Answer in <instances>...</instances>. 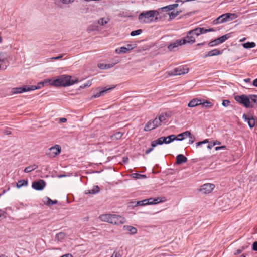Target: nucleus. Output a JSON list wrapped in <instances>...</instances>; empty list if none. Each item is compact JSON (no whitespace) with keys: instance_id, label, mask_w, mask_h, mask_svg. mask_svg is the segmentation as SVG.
Here are the masks:
<instances>
[{"instance_id":"nucleus-1","label":"nucleus","mask_w":257,"mask_h":257,"mask_svg":"<svg viewBox=\"0 0 257 257\" xmlns=\"http://www.w3.org/2000/svg\"><path fill=\"white\" fill-rule=\"evenodd\" d=\"M187 138L188 139L187 143L189 144L193 143L195 140L194 136L192 135L189 131H186L179 134L177 136L171 135L166 137H161L152 141L151 145H162L163 143L169 144L174 140L182 141Z\"/></svg>"},{"instance_id":"nucleus-2","label":"nucleus","mask_w":257,"mask_h":257,"mask_svg":"<svg viewBox=\"0 0 257 257\" xmlns=\"http://www.w3.org/2000/svg\"><path fill=\"white\" fill-rule=\"evenodd\" d=\"M45 82L48 83L50 85L58 87L70 86L77 81L71 80V77L69 75H62L55 79H45Z\"/></svg>"},{"instance_id":"nucleus-3","label":"nucleus","mask_w":257,"mask_h":257,"mask_svg":"<svg viewBox=\"0 0 257 257\" xmlns=\"http://www.w3.org/2000/svg\"><path fill=\"white\" fill-rule=\"evenodd\" d=\"M159 15V12L156 10H150L141 13L139 15V20L141 23H149L154 21L155 16Z\"/></svg>"},{"instance_id":"nucleus-4","label":"nucleus","mask_w":257,"mask_h":257,"mask_svg":"<svg viewBox=\"0 0 257 257\" xmlns=\"http://www.w3.org/2000/svg\"><path fill=\"white\" fill-rule=\"evenodd\" d=\"M189 72V68L186 65H181L168 71L167 73L170 76L181 75L187 74Z\"/></svg>"},{"instance_id":"nucleus-5","label":"nucleus","mask_w":257,"mask_h":257,"mask_svg":"<svg viewBox=\"0 0 257 257\" xmlns=\"http://www.w3.org/2000/svg\"><path fill=\"white\" fill-rule=\"evenodd\" d=\"M237 15L234 13H225L221 15L216 19V23H223L224 22L233 20L237 18Z\"/></svg>"},{"instance_id":"nucleus-6","label":"nucleus","mask_w":257,"mask_h":257,"mask_svg":"<svg viewBox=\"0 0 257 257\" xmlns=\"http://www.w3.org/2000/svg\"><path fill=\"white\" fill-rule=\"evenodd\" d=\"M235 100L239 103L243 104L246 108L252 107V106L250 105L249 98L245 95L236 96Z\"/></svg>"},{"instance_id":"nucleus-7","label":"nucleus","mask_w":257,"mask_h":257,"mask_svg":"<svg viewBox=\"0 0 257 257\" xmlns=\"http://www.w3.org/2000/svg\"><path fill=\"white\" fill-rule=\"evenodd\" d=\"M61 150L60 146H53L48 149L46 152V155L50 157H55L60 154Z\"/></svg>"},{"instance_id":"nucleus-8","label":"nucleus","mask_w":257,"mask_h":257,"mask_svg":"<svg viewBox=\"0 0 257 257\" xmlns=\"http://www.w3.org/2000/svg\"><path fill=\"white\" fill-rule=\"evenodd\" d=\"M111 224L115 225H120L124 224L126 222V219L122 216L116 214H112Z\"/></svg>"},{"instance_id":"nucleus-9","label":"nucleus","mask_w":257,"mask_h":257,"mask_svg":"<svg viewBox=\"0 0 257 257\" xmlns=\"http://www.w3.org/2000/svg\"><path fill=\"white\" fill-rule=\"evenodd\" d=\"M215 185L211 183H206L202 185L199 191L203 194L210 193L214 188Z\"/></svg>"},{"instance_id":"nucleus-10","label":"nucleus","mask_w":257,"mask_h":257,"mask_svg":"<svg viewBox=\"0 0 257 257\" xmlns=\"http://www.w3.org/2000/svg\"><path fill=\"white\" fill-rule=\"evenodd\" d=\"M46 186V183L43 180H39L37 181H34L32 183V187L37 190H43Z\"/></svg>"},{"instance_id":"nucleus-11","label":"nucleus","mask_w":257,"mask_h":257,"mask_svg":"<svg viewBox=\"0 0 257 257\" xmlns=\"http://www.w3.org/2000/svg\"><path fill=\"white\" fill-rule=\"evenodd\" d=\"M30 91V87L29 86H24L22 87L13 88L12 89L11 92L12 94H19Z\"/></svg>"},{"instance_id":"nucleus-12","label":"nucleus","mask_w":257,"mask_h":257,"mask_svg":"<svg viewBox=\"0 0 257 257\" xmlns=\"http://www.w3.org/2000/svg\"><path fill=\"white\" fill-rule=\"evenodd\" d=\"M185 44V41L184 40H177L175 42L171 43L168 46V48L170 51H174L176 48H177L179 46Z\"/></svg>"},{"instance_id":"nucleus-13","label":"nucleus","mask_w":257,"mask_h":257,"mask_svg":"<svg viewBox=\"0 0 257 257\" xmlns=\"http://www.w3.org/2000/svg\"><path fill=\"white\" fill-rule=\"evenodd\" d=\"M181 40H184L185 44L187 43L192 44L195 42V38L194 37V35H193L192 32H191V30H190L187 32L186 37L182 39Z\"/></svg>"},{"instance_id":"nucleus-14","label":"nucleus","mask_w":257,"mask_h":257,"mask_svg":"<svg viewBox=\"0 0 257 257\" xmlns=\"http://www.w3.org/2000/svg\"><path fill=\"white\" fill-rule=\"evenodd\" d=\"M202 100L199 98H194L191 100L188 103V106L189 107H194L201 105Z\"/></svg>"},{"instance_id":"nucleus-15","label":"nucleus","mask_w":257,"mask_h":257,"mask_svg":"<svg viewBox=\"0 0 257 257\" xmlns=\"http://www.w3.org/2000/svg\"><path fill=\"white\" fill-rule=\"evenodd\" d=\"M243 118L245 121H247L248 124L250 128H252L254 126L255 123L254 118L253 117L249 118L245 114L243 115Z\"/></svg>"},{"instance_id":"nucleus-16","label":"nucleus","mask_w":257,"mask_h":257,"mask_svg":"<svg viewBox=\"0 0 257 257\" xmlns=\"http://www.w3.org/2000/svg\"><path fill=\"white\" fill-rule=\"evenodd\" d=\"M206 143H208L209 145H220V142L218 141H209L208 139H205L202 141L198 142L196 143V145H199Z\"/></svg>"},{"instance_id":"nucleus-17","label":"nucleus","mask_w":257,"mask_h":257,"mask_svg":"<svg viewBox=\"0 0 257 257\" xmlns=\"http://www.w3.org/2000/svg\"><path fill=\"white\" fill-rule=\"evenodd\" d=\"M112 216V214H106L100 215L99 218L103 221H105L111 223Z\"/></svg>"},{"instance_id":"nucleus-18","label":"nucleus","mask_w":257,"mask_h":257,"mask_svg":"<svg viewBox=\"0 0 257 257\" xmlns=\"http://www.w3.org/2000/svg\"><path fill=\"white\" fill-rule=\"evenodd\" d=\"M187 161V158L183 155L179 154L176 157V163L177 164H181L186 162Z\"/></svg>"},{"instance_id":"nucleus-19","label":"nucleus","mask_w":257,"mask_h":257,"mask_svg":"<svg viewBox=\"0 0 257 257\" xmlns=\"http://www.w3.org/2000/svg\"><path fill=\"white\" fill-rule=\"evenodd\" d=\"M45 84H48L45 82V80L43 82H40L37 85H32L29 86L30 91L39 89L44 86Z\"/></svg>"},{"instance_id":"nucleus-20","label":"nucleus","mask_w":257,"mask_h":257,"mask_svg":"<svg viewBox=\"0 0 257 257\" xmlns=\"http://www.w3.org/2000/svg\"><path fill=\"white\" fill-rule=\"evenodd\" d=\"M220 51L219 50L215 49L214 50H211L208 52V53L204 56V57H211L213 56H216L220 54Z\"/></svg>"},{"instance_id":"nucleus-21","label":"nucleus","mask_w":257,"mask_h":257,"mask_svg":"<svg viewBox=\"0 0 257 257\" xmlns=\"http://www.w3.org/2000/svg\"><path fill=\"white\" fill-rule=\"evenodd\" d=\"M123 229L125 231H129L131 234H135L137 232V230L135 227L130 225H124L123 226Z\"/></svg>"},{"instance_id":"nucleus-22","label":"nucleus","mask_w":257,"mask_h":257,"mask_svg":"<svg viewBox=\"0 0 257 257\" xmlns=\"http://www.w3.org/2000/svg\"><path fill=\"white\" fill-rule=\"evenodd\" d=\"M113 87H112V88H105L101 91H100L99 92L96 93V94H94L92 97L93 98H98V97H99L102 95H104V94L108 91H109L110 90H111L112 89H113Z\"/></svg>"},{"instance_id":"nucleus-23","label":"nucleus","mask_w":257,"mask_h":257,"mask_svg":"<svg viewBox=\"0 0 257 257\" xmlns=\"http://www.w3.org/2000/svg\"><path fill=\"white\" fill-rule=\"evenodd\" d=\"M99 188L98 186H95L93 187V188L91 189L87 190L85 191V194H95L96 193H97L99 192Z\"/></svg>"},{"instance_id":"nucleus-24","label":"nucleus","mask_w":257,"mask_h":257,"mask_svg":"<svg viewBox=\"0 0 257 257\" xmlns=\"http://www.w3.org/2000/svg\"><path fill=\"white\" fill-rule=\"evenodd\" d=\"M44 199L46 200L44 201V203L48 206H50L58 203V201L57 200H52L48 197H45Z\"/></svg>"},{"instance_id":"nucleus-25","label":"nucleus","mask_w":257,"mask_h":257,"mask_svg":"<svg viewBox=\"0 0 257 257\" xmlns=\"http://www.w3.org/2000/svg\"><path fill=\"white\" fill-rule=\"evenodd\" d=\"M123 133L121 132H115L114 134H113L111 136V140H116L121 138Z\"/></svg>"},{"instance_id":"nucleus-26","label":"nucleus","mask_w":257,"mask_h":257,"mask_svg":"<svg viewBox=\"0 0 257 257\" xmlns=\"http://www.w3.org/2000/svg\"><path fill=\"white\" fill-rule=\"evenodd\" d=\"M154 125L153 124L152 121H148L144 127V130L145 131H149L155 128Z\"/></svg>"},{"instance_id":"nucleus-27","label":"nucleus","mask_w":257,"mask_h":257,"mask_svg":"<svg viewBox=\"0 0 257 257\" xmlns=\"http://www.w3.org/2000/svg\"><path fill=\"white\" fill-rule=\"evenodd\" d=\"M110 21V19L108 18H101L98 20V23L101 26H104L107 24Z\"/></svg>"},{"instance_id":"nucleus-28","label":"nucleus","mask_w":257,"mask_h":257,"mask_svg":"<svg viewBox=\"0 0 257 257\" xmlns=\"http://www.w3.org/2000/svg\"><path fill=\"white\" fill-rule=\"evenodd\" d=\"M242 45H243V47L245 49H249V48H254V47H255L256 44L253 42H247L246 43L243 44Z\"/></svg>"},{"instance_id":"nucleus-29","label":"nucleus","mask_w":257,"mask_h":257,"mask_svg":"<svg viewBox=\"0 0 257 257\" xmlns=\"http://www.w3.org/2000/svg\"><path fill=\"white\" fill-rule=\"evenodd\" d=\"M28 185V181L25 180H21L18 181L17 183L16 186L17 188H20L23 186H26Z\"/></svg>"},{"instance_id":"nucleus-30","label":"nucleus","mask_w":257,"mask_h":257,"mask_svg":"<svg viewBox=\"0 0 257 257\" xmlns=\"http://www.w3.org/2000/svg\"><path fill=\"white\" fill-rule=\"evenodd\" d=\"M148 200V203H149V205L151 204H156L159 202H162V200L160 198H157L156 199H154L153 198H150L147 199Z\"/></svg>"},{"instance_id":"nucleus-31","label":"nucleus","mask_w":257,"mask_h":257,"mask_svg":"<svg viewBox=\"0 0 257 257\" xmlns=\"http://www.w3.org/2000/svg\"><path fill=\"white\" fill-rule=\"evenodd\" d=\"M38 167V165H37L36 164H33L32 166H29L25 168V169L24 170V172L25 173L30 172L34 170L36 168H37Z\"/></svg>"},{"instance_id":"nucleus-32","label":"nucleus","mask_w":257,"mask_h":257,"mask_svg":"<svg viewBox=\"0 0 257 257\" xmlns=\"http://www.w3.org/2000/svg\"><path fill=\"white\" fill-rule=\"evenodd\" d=\"M115 52L117 54H120L121 53H126L128 51H127V49L126 48L125 46L124 47H121L120 48H117L115 49Z\"/></svg>"},{"instance_id":"nucleus-33","label":"nucleus","mask_w":257,"mask_h":257,"mask_svg":"<svg viewBox=\"0 0 257 257\" xmlns=\"http://www.w3.org/2000/svg\"><path fill=\"white\" fill-rule=\"evenodd\" d=\"M131 176L135 179H144L146 178V176L145 175H142L137 173H132Z\"/></svg>"},{"instance_id":"nucleus-34","label":"nucleus","mask_w":257,"mask_h":257,"mask_svg":"<svg viewBox=\"0 0 257 257\" xmlns=\"http://www.w3.org/2000/svg\"><path fill=\"white\" fill-rule=\"evenodd\" d=\"M229 38V34H226L218 38H217L219 43L221 44L223 43L224 41H225L227 39Z\"/></svg>"},{"instance_id":"nucleus-35","label":"nucleus","mask_w":257,"mask_h":257,"mask_svg":"<svg viewBox=\"0 0 257 257\" xmlns=\"http://www.w3.org/2000/svg\"><path fill=\"white\" fill-rule=\"evenodd\" d=\"M66 236V235L63 232H59L57 233L56 235L55 238L58 241H60L62 239H63Z\"/></svg>"},{"instance_id":"nucleus-36","label":"nucleus","mask_w":257,"mask_h":257,"mask_svg":"<svg viewBox=\"0 0 257 257\" xmlns=\"http://www.w3.org/2000/svg\"><path fill=\"white\" fill-rule=\"evenodd\" d=\"M201 30H200V28L198 27L194 29L191 30V32H192L194 35H196V36H199L201 34Z\"/></svg>"},{"instance_id":"nucleus-37","label":"nucleus","mask_w":257,"mask_h":257,"mask_svg":"<svg viewBox=\"0 0 257 257\" xmlns=\"http://www.w3.org/2000/svg\"><path fill=\"white\" fill-rule=\"evenodd\" d=\"M76 0H59V2L64 5L68 6L72 4Z\"/></svg>"},{"instance_id":"nucleus-38","label":"nucleus","mask_w":257,"mask_h":257,"mask_svg":"<svg viewBox=\"0 0 257 257\" xmlns=\"http://www.w3.org/2000/svg\"><path fill=\"white\" fill-rule=\"evenodd\" d=\"M137 205L139 206H143L146 205H149V203H148V200L147 199L139 201L137 202Z\"/></svg>"},{"instance_id":"nucleus-39","label":"nucleus","mask_w":257,"mask_h":257,"mask_svg":"<svg viewBox=\"0 0 257 257\" xmlns=\"http://www.w3.org/2000/svg\"><path fill=\"white\" fill-rule=\"evenodd\" d=\"M98 30V26L95 25H90L87 29V31L89 32L95 31Z\"/></svg>"},{"instance_id":"nucleus-40","label":"nucleus","mask_w":257,"mask_h":257,"mask_svg":"<svg viewBox=\"0 0 257 257\" xmlns=\"http://www.w3.org/2000/svg\"><path fill=\"white\" fill-rule=\"evenodd\" d=\"M203 107H206V108H209L211 107L212 106V103L208 101H202V103L201 104Z\"/></svg>"},{"instance_id":"nucleus-41","label":"nucleus","mask_w":257,"mask_h":257,"mask_svg":"<svg viewBox=\"0 0 257 257\" xmlns=\"http://www.w3.org/2000/svg\"><path fill=\"white\" fill-rule=\"evenodd\" d=\"M167 116V115L166 113H162L159 116L158 118L159 119L161 122H162L165 121Z\"/></svg>"},{"instance_id":"nucleus-42","label":"nucleus","mask_w":257,"mask_h":257,"mask_svg":"<svg viewBox=\"0 0 257 257\" xmlns=\"http://www.w3.org/2000/svg\"><path fill=\"white\" fill-rule=\"evenodd\" d=\"M219 44H220L219 43L218 39H216L214 40L210 41L208 43V46H210V47H213V46H214L218 45Z\"/></svg>"},{"instance_id":"nucleus-43","label":"nucleus","mask_w":257,"mask_h":257,"mask_svg":"<svg viewBox=\"0 0 257 257\" xmlns=\"http://www.w3.org/2000/svg\"><path fill=\"white\" fill-rule=\"evenodd\" d=\"M142 32V29H138L137 30L133 31L131 33V35L132 36H135L136 35H140Z\"/></svg>"},{"instance_id":"nucleus-44","label":"nucleus","mask_w":257,"mask_h":257,"mask_svg":"<svg viewBox=\"0 0 257 257\" xmlns=\"http://www.w3.org/2000/svg\"><path fill=\"white\" fill-rule=\"evenodd\" d=\"M200 30H201V34L214 31V30L213 28L206 29L204 28H200Z\"/></svg>"},{"instance_id":"nucleus-45","label":"nucleus","mask_w":257,"mask_h":257,"mask_svg":"<svg viewBox=\"0 0 257 257\" xmlns=\"http://www.w3.org/2000/svg\"><path fill=\"white\" fill-rule=\"evenodd\" d=\"M160 9L165 12H168L172 10L171 5H169L165 7H162L160 8Z\"/></svg>"},{"instance_id":"nucleus-46","label":"nucleus","mask_w":257,"mask_h":257,"mask_svg":"<svg viewBox=\"0 0 257 257\" xmlns=\"http://www.w3.org/2000/svg\"><path fill=\"white\" fill-rule=\"evenodd\" d=\"M153 124L154 125L155 127H157L161 124V122L158 118H156L153 121Z\"/></svg>"},{"instance_id":"nucleus-47","label":"nucleus","mask_w":257,"mask_h":257,"mask_svg":"<svg viewBox=\"0 0 257 257\" xmlns=\"http://www.w3.org/2000/svg\"><path fill=\"white\" fill-rule=\"evenodd\" d=\"M7 61V58L4 54L0 53V63H5Z\"/></svg>"},{"instance_id":"nucleus-48","label":"nucleus","mask_w":257,"mask_h":257,"mask_svg":"<svg viewBox=\"0 0 257 257\" xmlns=\"http://www.w3.org/2000/svg\"><path fill=\"white\" fill-rule=\"evenodd\" d=\"M126 48L127 49V51H128L131 50L133 49L134 48L136 47V44H127L125 46Z\"/></svg>"},{"instance_id":"nucleus-49","label":"nucleus","mask_w":257,"mask_h":257,"mask_svg":"<svg viewBox=\"0 0 257 257\" xmlns=\"http://www.w3.org/2000/svg\"><path fill=\"white\" fill-rule=\"evenodd\" d=\"M119 62V61L118 60L114 63L106 64V69H110V68L113 67L115 65L118 63Z\"/></svg>"},{"instance_id":"nucleus-50","label":"nucleus","mask_w":257,"mask_h":257,"mask_svg":"<svg viewBox=\"0 0 257 257\" xmlns=\"http://www.w3.org/2000/svg\"><path fill=\"white\" fill-rule=\"evenodd\" d=\"M251 100L257 104V95H251L250 96Z\"/></svg>"},{"instance_id":"nucleus-51","label":"nucleus","mask_w":257,"mask_h":257,"mask_svg":"<svg viewBox=\"0 0 257 257\" xmlns=\"http://www.w3.org/2000/svg\"><path fill=\"white\" fill-rule=\"evenodd\" d=\"M230 102L228 100H224L222 101V104L224 107H227L230 105Z\"/></svg>"},{"instance_id":"nucleus-52","label":"nucleus","mask_w":257,"mask_h":257,"mask_svg":"<svg viewBox=\"0 0 257 257\" xmlns=\"http://www.w3.org/2000/svg\"><path fill=\"white\" fill-rule=\"evenodd\" d=\"M6 217V213L0 209V218H5Z\"/></svg>"},{"instance_id":"nucleus-53","label":"nucleus","mask_w":257,"mask_h":257,"mask_svg":"<svg viewBox=\"0 0 257 257\" xmlns=\"http://www.w3.org/2000/svg\"><path fill=\"white\" fill-rule=\"evenodd\" d=\"M169 20H172L173 19L175 18L176 17L175 12H173L169 13Z\"/></svg>"},{"instance_id":"nucleus-54","label":"nucleus","mask_w":257,"mask_h":257,"mask_svg":"<svg viewBox=\"0 0 257 257\" xmlns=\"http://www.w3.org/2000/svg\"><path fill=\"white\" fill-rule=\"evenodd\" d=\"M156 146H152V147L149 148V149H146L145 151V154H148L149 153H150L151 151H152L154 149V147H156Z\"/></svg>"},{"instance_id":"nucleus-55","label":"nucleus","mask_w":257,"mask_h":257,"mask_svg":"<svg viewBox=\"0 0 257 257\" xmlns=\"http://www.w3.org/2000/svg\"><path fill=\"white\" fill-rule=\"evenodd\" d=\"M98 67L100 69H106V64L103 63L98 64Z\"/></svg>"},{"instance_id":"nucleus-56","label":"nucleus","mask_w":257,"mask_h":257,"mask_svg":"<svg viewBox=\"0 0 257 257\" xmlns=\"http://www.w3.org/2000/svg\"><path fill=\"white\" fill-rule=\"evenodd\" d=\"M111 256L112 257H121L120 253L116 251H114Z\"/></svg>"},{"instance_id":"nucleus-57","label":"nucleus","mask_w":257,"mask_h":257,"mask_svg":"<svg viewBox=\"0 0 257 257\" xmlns=\"http://www.w3.org/2000/svg\"><path fill=\"white\" fill-rule=\"evenodd\" d=\"M252 249L254 251H257V242L256 241L253 243Z\"/></svg>"},{"instance_id":"nucleus-58","label":"nucleus","mask_w":257,"mask_h":257,"mask_svg":"<svg viewBox=\"0 0 257 257\" xmlns=\"http://www.w3.org/2000/svg\"><path fill=\"white\" fill-rule=\"evenodd\" d=\"M63 56V55H59L57 57H52L50 59L52 60H59V59H60L61 58H62Z\"/></svg>"},{"instance_id":"nucleus-59","label":"nucleus","mask_w":257,"mask_h":257,"mask_svg":"<svg viewBox=\"0 0 257 257\" xmlns=\"http://www.w3.org/2000/svg\"><path fill=\"white\" fill-rule=\"evenodd\" d=\"M225 148V146H217L215 148V150L217 151L219 150L224 149Z\"/></svg>"},{"instance_id":"nucleus-60","label":"nucleus","mask_w":257,"mask_h":257,"mask_svg":"<svg viewBox=\"0 0 257 257\" xmlns=\"http://www.w3.org/2000/svg\"><path fill=\"white\" fill-rule=\"evenodd\" d=\"M123 162L124 163H127L128 162V158L127 157H123L122 159Z\"/></svg>"},{"instance_id":"nucleus-61","label":"nucleus","mask_w":257,"mask_h":257,"mask_svg":"<svg viewBox=\"0 0 257 257\" xmlns=\"http://www.w3.org/2000/svg\"><path fill=\"white\" fill-rule=\"evenodd\" d=\"M242 251V249H237L234 253V255H238L240 253H241V252Z\"/></svg>"},{"instance_id":"nucleus-62","label":"nucleus","mask_w":257,"mask_h":257,"mask_svg":"<svg viewBox=\"0 0 257 257\" xmlns=\"http://www.w3.org/2000/svg\"><path fill=\"white\" fill-rule=\"evenodd\" d=\"M252 85L257 87V78L255 79L252 82Z\"/></svg>"},{"instance_id":"nucleus-63","label":"nucleus","mask_w":257,"mask_h":257,"mask_svg":"<svg viewBox=\"0 0 257 257\" xmlns=\"http://www.w3.org/2000/svg\"><path fill=\"white\" fill-rule=\"evenodd\" d=\"M172 10H174L175 8H177L178 6V4H173L171 5Z\"/></svg>"},{"instance_id":"nucleus-64","label":"nucleus","mask_w":257,"mask_h":257,"mask_svg":"<svg viewBox=\"0 0 257 257\" xmlns=\"http://www.w3.org/2000/svg\"><path fill=\"white\" fill-rule=\"evenodd\" d=\"M67 121L66 118H61L60 119V121L62 123H64Z\"/></svg>"}]
</instances>
